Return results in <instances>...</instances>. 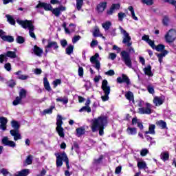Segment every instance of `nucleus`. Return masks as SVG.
<instances>
[{
  "label": "nucleus",
  "instance_id": "f257e3e1",
  "mask_svg": "<svg viewBox=\"0 0 176 176\" xmlns=\"http://www.w3.org/2000/svg\"><path fill=\"white\" fill-rule=\"evenodd\" d=\"M108 121L106 117H99L91 120V129L93 133L98 131L99 135H104V126H107Z\"/></svg>",
  "mask_w": 176,
  "mask_h": 176
},
{
  "label": "nucleus",
  "instance_id": "f03ea898",
  "mask_svg": "<svg viewBox=\"0 0 176 176\" xmlns=\"http://www.w3.org/2000/svg\"><path fill=\"white\" fill-rule=\"evenodd\" d=\"M16 23H19V25H21L25 30L28 29L29 34H30L31 38H33L34 39H36L35 33H34V30L35 29L34 28V25L32 24V21H28V20L23 21V20L17 19Z\"/></svg>",
  "mask_w": 176,
  "mask_h": 176
},
{
  "label": "nucleus",
  "instance_id": "7ed1b4c3",
  "mask_svg": "<svg viewBox=\"0 0 176 176\" xmlns=\"http://www.w3.org/2000/svg\"><path fill=\"white\" fill-rule=\"evenodd\" d=\"M56 157V167H61L63 166V161L65 162L67 170H69V160L65 153H55Z\"/></svg>",
  "mask_w": 176,
  "mask_h": 176
},
{
  "label": "nucleus",
  "instance_id": "20e7f679",
  "mask_svg": "<svg viewBox=\"0 0 176 176\" xmlns=\"http://www.w3.org/2000/svg\"><path fill=\"white\" fill-rule=\"evenodd\" d=\"M101 89L103 90L104 94V96H101L102 101H108V100H109V94L111 93V87L108 85V80H103Z\"/></svg>",
  "mask_w": 176,
  "mask_h": 176
},
{
  "label": "nucleus",
  "instance_id": "39448f33",
  "mask_svg": "<svg viewBox=\"0 0 176 176\" xmlns=\"http://www.w3.org/2000/svg\"><path fill=\"white\" fill-rule=\"evenodd\" d=\"M63 117L60 115H58L56 118V130L58 134V135L64 138L65 134L64 133V128H63L61 126H63Z\"/></svg>",
  "mask_w": 176,
  "mask_h": 176
},
{
  "label": "nucleus",
  "instance_id": "423d86ee",
  "mask_svg": "<svg viewBox=\"0 0 176 176\" xmlns=\"http://www.w3.org/2000/svg\"><path fill=\"white\" fill-rule=\"evenodd\" d=\"M120 56L125 65H126V67L129 68L133 69V64L131 63V57L130 56V53L127 52L126 51H122L120 53Z\"/></svg>",
  "mask_w": 176,
  "mask_h": 176
},
{
  "label": "nucleus",
  "instance_id": "0eeeda50",
  "mask_svg": "<svg viewBox=\"0 0 176 176\" xmlns=\"http://www.w3.org/2000/svg\"><path fill=\"white\" fill-rule=\"evenodd\" d=\"M140 115H151L153 110H152V104L151 103L146 102L144 107H140L138 111Z\"/></svg>",
  "mask_w": 176,
  "mask_h": 176
},
{
  "label": "nucleus",
  "instance_id": "6e6552de",
  "mask_svg": "<svg viewBox=\"0 0 176 176\" xmlns=\"http://www.w3.org/2000/svg\"><path fill=\"white\" fill-rule=\"evenodd\" d=\"M165 41L167 43H173L174 41L176 39V30L174 29L170 30L166 34H165Z\"/></svg>",
  "mask_w": 176,
  "mask_h": 176
},
{
  "label": "nucleus",
  "instance_id": "1a4fd4ad",
  "mask_svg": "<svg viewBox=\"0 0 176 176\" xmlns=\"http://www.w3.org/2000/svg\"><path fill=\"white\" fill-rule=\"evenodd\" d=\"M8 57L10 58H16L17 56L16 55V52L13 51H8L6 54L0 55V64L6 63V61H8Z\"/></svg>",
  "mask_w": 176,
  "mask_h": 176
},
{
  "label": "nucleus",
  "instance_id": "9d476101",
  "mask_svg": "<svg viewBox=\"0 0 176 176\" xmlns=\"http://www.w3.org/2000/svg\"><path fill=\"white\" fill-rule=\"evenodd\" d=\"M119 28L121 34H122L124 36L122 43H126V46L130 47V45H131V43H130V41H131V37H130L129 33L126 30H124L123 28L120 26Z\"/></svg>",
  "mask_w": 176,
  "mask_h": 176
},
{
  "label": "nucleus",
  "instance_id": "9b49d317",
  "mask_svg": "<svg viewBox=\"0 0 176 176\" xmlns=\"http://www.w3.org/2000/svg\"><path fill=\"white\" fill-rule=\"evenodd\" d=\"M99 57L100 55L98 53H96L94 56L90 58V62L98 71H100V68H101V63H100V60H98Z\"/></svg>",
  "mask_w": 176,
  "mask_h": 176
},
{
  "label": "nucleus",
  "instance_id": "f8f14e48",
  "mask_svg": "<svg viewBox=\"0 0 176 176\" xmlns=\"http://www.w3.org/2000/svg\"><path fill=\"white\" fill-rule=\"evenodd\" d=\"M45 52L47 53V49H53L55 52H58V44L56 41H48L47 45L45 47Z\"/></svg>",
  "mask_w": 176,
  "mask_h": 176
},
{
  "label": "nucleus",
  "instance_id": "ddd939ff",
  "mask_svg": "<svg viewBox=\"0 0 176 176\" xmlns=\"http://www.w3.org/2000/svg\"><path fill=\"white\" fill-rule=\"evenodd\" d=\"M62 27H63L65 34H71L72 32H75V29L76 28V26L72 23L69 25V26L67 28V24L65 23H63Z\"/></svg>",
  "mask_w": 176,
  "mask_h": 176
},
{
  "label": "nucleus",
  "instance_id": "4468645a",
  "mask_svg": "<svg viewBox=\"0 0 176 176\" xmlns=\"http://www.w3.org/2000/svg\"><path fill=\"white\" fill-rule=\"evenodd\" d=\"M119 9H120V4L113 3L111 5L110 9L107 10V14H109V16H112V14L116 13V10H119Z\"/></svg>",
  "mask_w": 176,
  "mask_h": 176
},
{
  "label": "nucleus",
  "instance_id": "2eb2a0df",
  "mask_svg": "<svg viewBox=\"0 0 176 176\" xmlns=\"http://www.w3.org/2000/svg\"><path fill=\"white\" fill-rule=\"evenodd\" d=\"M36 8V9H39V8H43V9L45 10L46 11H51V12L53 9V7H52V5L47 3H42L41 1L38 2Z\"/></svg>",
  "mask_w": 176,
  "mask_h": 176
},
{
  "label": "nucleus",
  "instance_id": "dca6fc26",
  "mask_svg": "<svg viewBox=\"0 0 176 176\" xmlns=\"http://www.w3.org/2000/svg\"><path fill=\"white\" fill-rule=\"evenodd\" d=\"M153 102L155 107H160V105H162L163 102H164V97L155 96L153 100Z\"/></svg>",
  "mask_w": 176,
  "mask_h": 176
},
{
  "label": "nucleus",
  "instance_id": "f3484780",
  "mask_svg": "<svg viewBox=\"0 0 176 176\" xmlns=\"http://www.w3.org/2000/svg\"><path fill=\"white\" fill-rule=\"evenodd\" d=\"M65 7L60 6L57 8H52L51 12L53 13V14H54V16H56V17H58V16L61 14V12H65Z\"/></svg>",
  "mask_w": 176,
  "mask_h": 176
},
{
  "label": "nucleus",
  "instance_id": "a211bd4d",
  "mask_svg": "<svg viewBox=\"0 0 176 176\" xmlns=\"http://www.w3.org/2000/svg\"><path fill=\"white\" fill-rule=\"evenodd\" d=\"M10 133L11 135L14 137V141H19V140H21V135L20 134L19 130H11Z\"/></svg>",
  "mask_w": 176,
  "mask_h": 176
},
{
  "label": "nucleus",
  "instance_id": "6ab92c4d",
  "mask_svg": "<svg viewBox=\"0 0 176 176\" xmlns=\"http://www.w3.org/2000/svg\"><path fill=\"white\" fill-rule=\"evenodd\" d=\"M33 53H34L37 57H42V55L43 54V49L38 47L37 45H34L33 48Z\"/></svg>",
  "mask_w": 176,
  "mask_h": 176
},
{
  "label": "nucleus",
  "instance_id": "aec40b11",
  "mask_svg": "<svg viewBox=\"0 0 176 176\" xmlns=\"http://www.w3.org/2000/svg\"><path fill=\"white\" fill-rule=\"evenodd\" d=\"M0 130L5 131L6 130V124L8 123V118L5 117L0 118Z\"/></svg>",
  "mask_w": 176,
  "mask_h": 176
},
{
  "label": "nucleus",
  "instance_id": "412c9836",
  "mask_svg": "<svg viewBox=\"0 0 176 176\" xmlns=\"http://www.w3.org/2000/svg\"><path fill=\"white\" fill-rule=\"evenodd\" d=\"M14 74L17 76L16 79H20L21 80H27L30 78L28 76L21 74V71H18Z\"/></svg>",
  "mask_w": 176,
  "mask_h": 176
},
{
  "label": "nucleus",
  "instance_id": "4be33fe9",
  "mask_svg": "<svg viewBox=\"0 0 176 176\" xmlns=\"http://www.w3.org/2000/svg\"><path fill=\"white\" fill-rule=\"evenodd\" d=\"M143 70L145 75H147V76H153V73L152 72V66L150 65L145 67Z\"/></svg>",
  "mask_w": 176,
  "mask_h": 176
},
{
  "label": "nucleus",
  "instance_id": "5701e85b",
  "mask_svg": "<svg viewBox=\"0 0 176 176\" xmlns=\"http://www.w3.org/2000/svg\"><path fill=\"white\" fill-rule=\"evenodd\" d=\"M107 8V2H101L97 6V10L99 13H102Z\"/></svg>",
  "mask_w": 176,
  "mask_h": 176
},
{
  "label": "nucleus",
  "instance_id": "b1692460",
  "mask_svg": "<svg viewBox=\"0 0 176 176\" xmlns=\"http://www.w3.org/2000/svg\"><path fill=\"white\" fill-rule=\"evenodd\" d=\"M76 135L77 137H82V135H83L85 133H86V129H85L84 126L77 128L76 129Z\"/></svg>",
  "mask_w": 176,
  "mask_h": 176
},
{
  "label": "nucleus",
  "instance_id": "393cba45",
  "mask_svg": "<svg viewBox=\"0 0 176 176\" xmlns=\"http://www.w3.org/2000/svg\"><path fill=\"white\" fill-rule=\"evenodd\" d=\"M167 54H168V51L167 50H164L162 53L157 54V57L158 58V61L159 63H160V64L163 63V58L166 57Z\"/></svg>",
  "mask_w": 176,
  "mask_h": 176
},
{
  "label": "nucleus",
  "instance_id": "a878e982",
  "mask_svg": "<svg viewBox=\"0 0 176 176\" xmlns=\"http://www.w3.org/2000/svg\"><path fill=\"white\" fill-rule=\"evenodd\" d=\"M125 97L126 100H129L130 102H133L134 103V94L131 91H128L125 93Z\"/></svg>",
  "mask_w": 176,
  "mask_h": 176
},
{
  "label": "nucleus",
  "instance_id": "bb28decb",
  "mask_svg": "<svg viewBox=\"0 0 176 176\" xmlns=\"http://www.w3.org/2000/svg\"><path fill=\"white\" fill-rule=\"evenodd\" d=\"M126 133L128 135H135L137 134V128L129 126L126 129Z\"/></svg>",
  "mask_w": 176,
  "mask_h": 176
},
{
  "label": "nucleus",
  "instance_id": "cd10ccee",
  "mask_svg": "<svg viewBox=\"0 0 176 176\" xmlns=\"http://www.w3.org/2000/svg\"><path fill=\"white\" fill-rule=\"evenodd\" d=\"M43 85L45 90H47V91H50L52 90V87H50L49 80H47V78L46 77L43 78Z\"/></svg>",
  "mask_w": 176,
  "mask_h": 176
},
{
  "label": "nucleus",
  "instance_id": "c85d7f7f",
  "mask_svg": "<svg viewBox=\"0 0 176 176\" xmlns=\"http://www.w3.org/2000/svg\"><path fill=\"white\" fill-rule=\"evenodd\" d=\"M160 157L163 162H167L170 157V154L167 151H164L161 153Z\"/></svg>",
  "mask_w": 176,
  "mask_h": 176
},
{
  "label": "nucleus",
  "instance_id": "c756f323",
  "mask_svg": "<svg viewBox=\"0 0 176 176\" xmlns=\"http://www.w3.org/2000/svg\"><path fill=\"white\" fill-rule=\"evenodd\" d=\"M28 174H30V170L25 169L21 171L16 172L14 175L15 176H27L28 175Z\"/></svg>",
  "mask_w": 176,
  "mask_h": 176
},
{
  "label": "nucleus",
  "instance_id": "7c9ffc66",
  "mask_svg": "<svg viewBox=\"0 0 176 176\" xmlns=\"http://www.w3.org/2000/svg\"><path fill=\"white\" fill-rule=\"evenodd\" d=\"M155 129H156V126H155V124H150L148 127V131H146L145 134H152L154 135V134H155Z\"/></svg>",
  "mask_w": 176,
  "mask_h": 176
},
{
  "label": "nucleus",
  "instance_id": "2f4dec72",
  "mask_svg": "<svg viewBox=\"0 0 176 176\" xmlns=\"http://www.w3.org/2000/svg\"><path fill=\"white\" fill-rule=\"evenodd\" d=\"M128 10L131 12L132 19L135 21H138V18L135 16V12H134V8H133V6H129Z\"/></svg>",
  "mask_w": 176,
  "mask_h": 176
},
{
  "label": "nucleus",
  "instance_id": "473e14b6",
  "mask_svg": "<svg viewBox=\"0 0 176 176\" xmlns=\"http://www.w3.org/2000/svg\"><path fill=\"white\" fill-rule=\"evenodd\" d=\"M1 39L6 42H14V38L12 36H2Z\"/></svg>",
  "mask_w": 176,
  "mask_h": 176
},
{
  "label": "nucleus",
  "instance_id": "72a5a7b5",
  "mask_svg": "<svg viewBox=\"0 0 176 176\" xmlns=\"http://www.w3.org/2000/svg\"><path fill=\"white\" fill-rule=\"evenodd\" d=\"M32 159H34V157L32 155H28L25 160V165L32 164Z\"/></svg>",
  "mask_w": 176,
  "mask_h": 176
},
{
  "label": "nucleus",
  "instance_id": "f704fd0d",
  "mask_svg": "<svg viewBox=\"0 0 176 176\" xmlns=\"http://www.w3.org/2000/svg\"><path fill=\"white\" fill-rule=\"evenodd\" d=\"M111 25H112V23H111V21H106L102 24V27L105 30V31H108Z\"/></svg>",
  "mask_w": 176,
  "mask_h": 176
},
{
  "label": "nucleus",
  "instance_id": "c9c22d12",
  "mask_svg": "<svg viewBox=\"0 0 176 176\" xmlns=\"http://www.w3.org/2000/svg\"><path fill=\"white\" fill-rule=\"evenodd\" d=\"M138 167L140 170H142L144 168H146V162H145V161H139L138 162Z\"/></svg>",
  "mask_w": 176,
  "mask_h": 176
},
{
  "label": "nucleus",
  "instance_id": "e433bc0d",
  "mask_svg": "<svg viewBox=\"0 0 176 176\" xmlns=\"http://www.w3.org/2000/svg\"><path fill=\"white\" fill-rule=\"evenodd\" d=\"M6 17L8 21V23H10V24H11L12 25H14V24H16V21H14V19H13V17L9 14L6 15Z\"/></svg>",
  "mask_w": 176,
  "mask_h": 176
},
{
  "label": "nucleus",
  "instance_id": "4c0bfd02",
  "mask_svg": "<svg viewBox=\"0 0 176 176\" xmlns=\"http://www.w3.org/2000/svg\"><path fill=\"white\" fill-rule=\"evenodd\" d=\"M57 102H63V104H68V98L67 96H64L63 98H56Z\"/></svg>",
  "mask_w": 176,
  "mask_h": 176
},
{
  "label": "nucleus",
  "instance_id": "58836bf2",
  "mask_svg": "<svg viewBox=\"0 0 176 176\" xmlns=\"http://www.w3.org/2000/svg\"><path fill=\"white\" fill-rule=\"evenodd\" d=\"M79 112H88V113H90L91 108H90V106H84L79 110Z\"/></svg>",
  "mask_w": 176,
  "mask_h": 176
},
{
  "label": "nucleus",
  "instance_id": "ea45409f",
  "mask_svg": "<svg viewBox=\"0 0 176 176\" xmlns=\"http://www.w3.org/2000/svg\"><path fill=\"white\" fill-rule=\"evenodd\" d=\"M157 126H159V127H162V129H166L167 127V124L166 122L163 120H160L156 122Z\"/></svg>",
  "mask_w": 176,
  "mask_h": 176
},
{
  "label": "nucleus",
  "instance_id": "a19ab883",
  "mask_svg": "<svg viewBox=\"0 0 176 176\" xmlns=\"http://www.w3.org/2000/svg\"><path fill=\"white\" fill-rule=\"evenodd\" d=\"M11 125L12 127L14 129V130H19V129H20V124L17 121H12Z\"/></svg>",
  "mask_w": 176,
  "mask_h": 176
},
{
  "label": "nucleus",
  "instance_id": "79ce46f5",
  "mask_svg": "<svg viewBox=\"0 0 176 176\" xmlns=\"http://www.w3.org/2000/svg\"><path fill=\"white\" fill-rule=\"evenodd\" d=\"M94 36H102V34H100V29L98 27H95L93 32Z\"/></svg>",
  "mask_w": 176,
  "mask_h": 176
},
{
  "label": "nucleus",
  "instance_id": "37998d69",
  "mask_svg": "<svg viewBox=\"0 0 176 176\" xmlns=\"http://www.w3.org/2000/svg\"><path fill=\"white\" fill-rule=\"evenodd\" d=\"M74 53V45H69L66 48V54H68L69 56L72 54Z\"/></svg>",
  "mask_w": 176,
  "mask_h": 176
},
{
  "label": "nucleus",
  "instance_id": "c03bdc74",
  "mask_svg": "<svg viewBox=\"0 0 176 176\" xmlns=\"http://www.w3.org/2000/svg\"><path fill=\"white\" fill-rule=\"evenodd\" d=\"M126 16L127 15L124 12H119L118 14V21H123V19H125V17H126Z\"/></svg>",
  "mask_w": 176,
  "mask_h": 176
},
{
  "label": "nucleus",
  "instance_id": "a18cd8bd",
  "mask_svg": "<svg viewBox=\"0 0 176 176\" xmlns=\"http://www.w3.org/2000/svg\"><path fill=\"white\" fill-rule=\"evenodd\" d=\"M76 9L80 10L83 6V0H76Z\"/></svg>",
  "mask_w": 176,
  "mask_h": 176
},
{
  "label": "nucleus",
  "instance_id": "49530a36",
  "mask_svg": "<svg viewBox=\"0 0 176 176\" xmlns=\"http://www.w3.org/2000/svg\"><path fill=\"white\" fill-rule=\"evenodd\" d=\"M122 82H124L126 85H130V78L126 74H122Z\"/></svg>",
  "mask_w": 176,
  "mask_h": 176
},
{
  "label": "nucleus",
  "instance_id": "de8ad7c7",
  "mask_svg": "<svg viewBox=\"0 0 176 176\" xmlns=\"http://www.w3.org/2000/svg\"><path fill=\"white\" fill-rule=\"evenodd\" d=\"M164 45L160 44L157 46H155L154 49L157 50V52H163V50H164Z\"/></svg>",
  "mask_w": 176,
  "mask_h": 176
},
{
  "label": "nucleus",
  "instance_id": "09e8293b",
  "mask_svg": "<svg viewBox=\"0 0 176 176\" xmlns=\"http://www.w3.org/2000/svg\"><path fill=\"white\" fill-rule=\"evenodd\" d=\"M25 41V39H24V37L21 36H18L16 38V42L19 44L24 43Z\"/></svg>",
  "mask_w": 176,
  "mask_h": 176
},
{
  "label": "nucleus",
  "instance_id": "8fccbe9b",
  "mask_svg": "<svg viewBox=\"0 0 176 176\" xmlns=\"http://www.w3.org/2000/svg\"><path fill=\"white\" fill-rule=\"evenodd\" d=\"M102 159H104V156L100 155L98 158L94 160V164H100L102 161Z\"/></svg>",
  "mask_w": 176,
  "mask_h": 176
},
{
  "label": "nucleus",
  "instance_id": "3c124183",
  "mask_svg": "<svg viewBox=\"0 0 176 176\" xmlns=\"http://www.w3.org/2000/svg\"><path fill=\"white\" fill-rule=\"evenodd\" d=\"M27 92L24 89H21L19 92V98L22 100V98H25V96Z\"/></svg>",
  "mask_w": 176,
  "mask_h": 176
},
{
  "label": "nucleus",
  "instance_id": "603ef678",
  "mask_svg": "<svg viewBox=\"0 0 176 176\" xmlns=\"http://www.w3.org/2000/svg\"><path fill=\"white\" fill-rule=\"evenodd\" d=\"M53 109H54V107H51L50 109H47L45 110H44V113L50 115L51 113H53Z\"/></svg>",
  "mask_w": 176,
  "mask_h": 176
},
{
  "label": "nucleus",
  "instance_id": "864d4df0",
  "mask_svg": "<svg viewBox=\"0 0 176 176\" xmlns=\"http://www.w3.org/2000/svg\"><path fill=\"white\" fill-rule=\"evenodd\" d=\"M20 102H21V98H19V96H18L13 101L12 104L13 105H19Z\"/></svg>",
  "mask_w": 176,
  "mask_h": 176
},
{
  "label": "nucleus",
  "instance_id": "5fc2aeb1",
  "mask_svg": "<svg viewBox=\"0 0 176 176\" xmlns=\"http://www.w3.org/2000/svg\"><path fill=\"white\" fill-rule=\"evenodd\" d=\"M1 173L3 176H12V174L8 171L6 168L1 169Z\"/></svg>",
  "mask_w": 176,
  "mask_h": 176
},
{
  "label": "nucleus",
  "instance_id": "6e6d98bb",
  "mask_svg": "<svg viewBox=\"0 0 176 176\" xmlns=\"http://www.w3.org/2000/svg\"><path fill=\"white\" fill-rule=\"evenodd\" d=\"M52 85H54V89H56L58 85H61V80L60 79H56L53 81Z\"/></svg>",
  "mask_w": 176,
  "mask_h": 176
},
{
  "label": "nucleus",
  "instance_id": "4d7b16f0",
  "mask_svg": "<svg viewBox=\"0 0 176 176\" xmlns=\"http://www.w3.org/2000/svg\"><path fill=\"white\" fill-rule=\"evenodd\" d=\"M142 2L148 6L153 5V0H142Z\"/></svg>",
  "mask_w": 176,
  "mask_h": 176
},
{
  "label": "nucleus",
  "instance_id": "13d9d810",
  "mask_svg": "<svg viewBox=\"0 0 176 176\" xmlns=\"http://www.w3.org/2000/svg\"><path fill=\"white\" fill-rule=\"evenodd\" d=\"M148 153H149V151H148L146 148H144L140 151L141 156H146Z\"/></svg>",
  "mask_w": 176,
  "mask_h": 176
},
{
  "label": "nucleus",
  "instance_id": "bf43d9fd",
  "mask_svg": "<svg viewBox=\"0 0 176 176\" xmlns=\"http://www.w3.org/2000/svg\"><path fill=\"white\" fill-rule=\"evenodd\" d=\"M136 104L138 105V107H140V108H142L144 107V105H145V102L143 100H138L136 102Z\"/></svg>",
  "mask_w": 176,
  "mask_h": 176
},
{
  "label": "nucleus",
  "instance_id": "052dcab7",
  "mask_svg": "<svg viewBox=\"0 0 176 176\" xmlns=\"http://www.w3.org/2000/svg\"><path fill=\"white\" fill-rule=\"evenodd\" d=\"M6 146H10L11 148H14V146H16V143L13 141L10 140L8 143H7Z\"/></svg>",
  "mask_w": 176,
  "mask_h": 176
},
{
  "label": "nucleus",
  "instance_id": "680f3d73",
  "mask_svg": "<svg viewBox=\"0 0 176 176\" xmlns=\"http://www.w3.org/2000/svg\"><path fill=\"white\" fill-rule=\"evenodd\" d=\"M9 138H8V137H4L3 138L1 142H2V144H3V145H7L9 142Z\"/></svg>",
  "mask_w": 176,
  "mask_h": 176
},
{
  "label": "nucleus",
  "instance_id": "e2e57ef3",
  "mask_svg": "<svg viewBox=\"0 0 176 176\" xmlns=\"http://www.w3.org/2000/svg\"><path fill=\"white\" fill-rule=\"evenodd\" d=\"M5 69H6V71H11L12 70V65H10V63H6L4 65Z\"/></svg>",
  "mask_w": 176,
  "mask_h": 176
},
{
  "label": "nucleus",
  "instance_id": "0e129e2a",
  "mask_svg": "<svg viewBox=\"0 0 176 176\" xmlns=\"http://www.w3.org/2000/svg\"><path fill=\"white\" fill-rule=\"evenodd\" d=\"M105 75H108L109 76H113L115 75V71L111 69L108 72H105Z\"/></svg>",
  "mask_w": 176,
  "mask_h": 176
},
{
  "label": "nucleus",
  "instance_id": "69168bd1",
  "mask_svg": "<svg viewBox=\"0 0 176 176\" xmlns=\"http://www.w3.org/2000/svg\"><path fill=\"white\" fill-rule=\"evenodd\" d=\"M80 39V36H75L72 39V42L73 43H76L78 41H79Z\"/></svg>",
  "mask_w": 176,
  "mask_h": 176
},
{
  "label": "nucleus",
  "instance_id": "338daca9",
  "mask_svg": "<svg viewBox=\"0 0 176 176\" xmlns=\"http://www.w3.org/2000/svg\"><path fill=\"white\" fill-rule=\"evenodd\" d=\"M147 43L152 47V49H155L156 45H155V42H153V41L150 40Z\"/></svg>",
  "mask_w": 176,
  "mask_h": 176
},
{
  "label": "nucleus",
  "instance_id": "774afa93",
  "mask_svg": "<svg viewBox=\"0 0 176 176\" xmlns=\"http://www.w3.org/2000/svg\"><path fill=\"white\" fill-rule=\"evenodd\" d=\"M78 75L80 76H83V67H79V68H78Z\"/></svg>",
  "mask_w": 176,
  "mask_h": 176
}]
</instances>
